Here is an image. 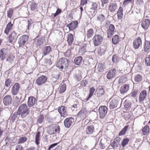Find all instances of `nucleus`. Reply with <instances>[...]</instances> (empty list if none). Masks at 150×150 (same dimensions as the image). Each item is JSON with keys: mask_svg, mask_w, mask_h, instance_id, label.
Returning a JSON list of instances; mask_svg holds the SVG:
<instances>
[{"mask_svg": "<svg viewBox=\"0 0 150 150\" xmlns=\"http://www.w3.org/2000/svg\"><path fill=\"white\" fill-rule=\"evenodd\" d=\"M17 113L22 118L25 117L29 113L30 110L26 103L21 104L17 110Z\"/></svg>", "mask_w": 150, "mask_h": 150, "instance_id": "f257e3e1", "label": "nucleus"}, {"mask_svg": "<svg viewBox=\"0 0 150 150\" xmlns=\"http://www.w3.org/2000/svg\"><path fill=\"white\" fill-rule=\"evenodd\" d=\"M87 82L86 80H83L81 81L80 83V84L81 86H86V84L87 83Z\"/></svg>", "mask_w": 150, "mask_h": 150, "instance_id": "0e129e2a", "label": "nucleus"}, {"mask_svg": "<svg viewBox=\"0 0 150 150\" xmlns=\"http://www.w3.org/2000/svg\"><path fill=\"white\" fill-rule=\"evenodd\" d=\"M88 110L86 108H82L77 114V117L81 120H83L88 115Z\"/></svg>", "mask_w": 150, "mask_h": 150, "instance_id": "423d86ee", "label": "nucleus"}, {"mask_svg": "<svg viewBox=\"0 0 150 150\" xmlns=\"http://www.w3.org/2000/svg\"><path fill=\"white\" fill-rule=\"evenodd\" d=\"M11 82V79H7L5 83V86L7 87H9L10 86Z\"/></svg>", "mask_w": 150, "mask_h": 150, "instance_id": "4d7b16f0", "label": "nucleus"}, {"mask_svg": "<svg viewBox=\"0 0 150 150\" xmlns=\"http://www.w3.org/2000/svg\"><path fill=\"white\" fill-rule=\"evenodd\" d=\"M120 137H116L114 140V142L117 144L119 142H120Z\"/></svg>", "mask_w": 150, "mask_h": 150, "instance_id": "774afa93", "label": "nucleus"}, {"mask_svg": "<svg viewBox=\"0 0 150 150\" xmlns=\"http://www.w3.org/2000/svg\"><path fill=\"white\" fill-rule=\"evenodd\" d=\"M95 128L93 125H91L87 126L86 129V133L87 135L92 134L94 132Z\"/></svg>", "mask_w": 150, "mask_h": 150, "instance_id": "4be33fe9", "label": "nucleus"}, {"mask_svg": "<svg viewBox=\"0 0 150 150\" xmlns=\"http://www.w3.org/2000/svg\"><path fill=\"white\" fill-rule=\"evenodd\" d=\"M115 28L114 25L112 24L109 25L107 30V35L108 38L112 36L115 32Z\"/></svg>", "mask_w": 150, "mask_h": 150, "instance_id": "9b49d317", "label": "nucleus"}, {"mask_svg": "<svg viewBox=\"0 0 150 150\" xmlns=\"http://www.w3.org/2000/svg\"><path fill=\"white\" fill-rule=\"evenodd\" d=\"M43 43L42 40L41 38L38 39L36 42V45L37 46H39L42 45Z\"/></svg>", "mask_w": 150, "mask_h": 150, "instance_id": "5fc2aeb1", "label": "nucleus"}, {"mask_svg": "<svg viewBox=\"0 0 150 150\" xmlns=\"http://www.w3.org/2000/svg\"><path fill=\"white\" fill-rule=\"evenodd\" d=\"M58 144V143H57L52 144L49 146V147L48 149V150H50L52 149L54 147L56 146Z\"/></svg>", "mask_w": 150, "mask_h": 150, "instance_id": "69168bd1", "label": "nucleus"}, {"mask_svg": "<svg viewBox=\"0 0 150 150\" xmlns=\"http://www.w3.org/2000/svg\"><path fill=\"white\" fill-rule=\"evenodd\" d=\"M131 103L127 101L126 100L124 103V106L125 109L129 110L130 108Z\"/></svg>", "mask_w": 150, "mask_h": 150, "instance_id": "49530a36", "label": "nucleus"}, {"mask_svg": "<svg viewBox=\"0 0 150 150\" xmlns=\"http://www.w3.org/2000/svg\"><path fill=\"white\" fill-rule=\"evenodd\" d=\"M116 73V70L115 69L110 70L107 73V78L109 79L114 78Z\"/></svg>", "mask_w": 150, "mask_h": 150, "instance_id": "412c9836", "label": "nucleus"}, {"mask_svg": "<svg viewBox=\"0 0 150 150\" xmlns=\"http://www.w3.org/2000/svg\"><path fill=\"white\" fill-rule=\"evenodd\" d=\"M129 86L127 84L123 85L120 88V91L121 94H124L126 93L128 90Z\"/></svg>", "mask_w": 150, "mask_h": 150, "instance_id": "393cba45", "label": "nucleus"}, {"mask_svg": "<svg viewBox=\"0 0 150 150\" xmlns=\"http://www.w3.org/2000/svg\"><path fill=\"white\" fill-rule=\"evenodd\" d=\"M67 108L64 106L59 107L58 108V111L61 117H65L68 115Z\"/></svg>", "mask_w": 150, "mask_h": 150, "instance_id": "9d476101", "label": "nucleus"}, {"mask_svg": "<svg viewBox=\"0 0 150 150\" xmlns=\"http://www.w3.org/2000/svg\"><path fill=\"white\" fill-rule=\"evenodd\" d=\"M37 100L33 96H30L28 97V104L29 107L34 106L37 103Z\"/></svg>", "mask_w": 150, "mask_h": 150, "instance_id": "dca6fc26", "label": "nucleus"}, {"mask_svg": "<svg viewBox=\"0 0 150 150\" xmlns=\"http://www.w3.org/2000/svg\"><path fill=\"white\" fill-rule=\"evenodd\" d=\"M129 127V125H127L125 126L124 128L119 133V136H120L125 134L128 129Z\"/></svg>", "mask_w": 150, "mask_h": 150, "instance_id": "ea45409f", "label": "nucleus"}, {"mask_svg": "<svg viewBox=\"0 0 150 150\" xmlns=\"http://www.w3.org/2000/svg\"><path fill=\"white\" fill-rule=\"evenodd\" d=\"M97 69L99 71H103L104 70V67L102 63H99L98 64L97 67Z\"/></svg>", "mask_w": 150, "mask_h": 150, "instance_id": "8fccbe9b", "label": "nucleus"}, {"mask_svg": "<svg viewBox=\"0 0 150 150\" xmlns=\"http://www.w3.org/2000/svg\"><path fill=\"white\" fill-rule=\"evenodd\" d=\"M74 38L73 35L71 33H69L67 35V41L69 45H71L73 42Z\"/></svg>", "mask_w": 150, "mask_h": 150, "instance_id": "c85d7f7f", "label": "nucleus"}, {"mask_svg": "<svg viewBox=\"0 0 150 150\" xmlns=\"http://www.w3.org/2000/svg\"><path fill=\"white\" fill-rule=\"evenodd\" d=\"M28 25L27 26V29L28 30L29 29L30 27L31 26V24L33 23L32 20L31 19H29L28 20Z\"/></svg>", "mask_w": 150, "mask_h": 150, "instance_id": "13d9d810", "label": "nucleus"}, {"mask_svg": "<svg viewBox=\"0 0 150 150\" xmlns=\"http://www.w3.org/2000/svg\"><path fill=\"white\" fill-rule=\"evenodd\" d=\"M96 93V95L98 97H100L103 95L105 93V91L102 86H99L97 89Z\"/></svg>", "mask_w": 150, "mask_h": 150, "instance_id": "a878e982", "label": "nucleus"}, {"mask_svg": "<svg viewBox=\"0 0 150 150\" xmlns=\"http://www.w3.org/2000/svg\"><path fill=\"white\" fill-rule=\"evenodd\" d=\"M147 95V91L144 90L142 91L140 93L138 100L141 103L146 98Z\"/></svg>", "mask_w": 150, "mask_h": 150, "instance_id": "2eb2a0df", "label": "nucleus"}, {"mask_svg": "<svg viewBox=\"0 0 150 150\" xmlns=\"http://www.w3.org/2000/svg\"><path fill=\"white\" fill-rule=\"evenodd\" d=\"M120 41V38L118 35H115L113 36L112 38V42L113 44L117 45L118 44Z\"/></svg>", "mask_w": 150, "mask_h": 150, "instance_id": "7c9ffc66", "label": "nucleus"}, {"mask_svg": "<svg viewBox=\"0 0 150 150\" xmlns=\"http://www.w3.org/2000/svg\"><path fill=\"white\" fill-rule=\"evenodd\" d=\"M15 150H24V149L21 145H17L16 146Z\"/></svg>", "mask_w": 150, "mask_h": 150, "instance_id": "bf43d9fd", "label": "nucleus"}, {"mask_svg": "<svg viewBox=\"0 0 150 150\" xmlns=\"http://www.w3.org/2000/svg\"><path fill=\"white\" fill-rule=\"evenodd\" d=\"M44 119V116L43 115H40L38 119L37 122L39 124L41 123Z\"/></svg>", "mask_w": 150, "mask_h": 150, "instance_id": "3c124183", "label": "nucleus"}, {"mask_svg": "<svg viewBox=\"0 0 150 150\" xmlns=\"http://www.w3.org/2000/svg\"><path fill=\"white\" fill-rule=\"evenodd\" d=\"M117 9V5L116 3L112 2L110 3L108 6V10L111 13H113Z\"/></svg>", "mask_w": 150, "mask_h": 150, "instance_id": "f3484780", "label": "nucleus"}, {"mask_svg": "<svg viewBox=\"0 0 150 150\" xmlns=\"http://www.w3.org/2000/svg\"><path fill=\"white\" fill-rule=\"evenodd\" d=\"M78 24L77 21H72L67 25V27H68L70 30H73L77 27Z\"/></svg>", "mask_w": 150, "mask_h": 150, "instance_id": "5701e85b", "label": "nucleus"}, {"mask_svg": "<svg viewBox=\"0 0 150 150\" xmlns=\"http://www.w3.org/2000/svg\"><path fill=\"white\" fill-rule=\"evenodd\" d=\"M105 50L102 48V47L98 48V53L100 55L104 54L105 53Z\"/></svg>", "mask_w": 150, "mask_h": 150, "instance_id": "09e8293b", "label": "nucleus"}, {"mask_svg": "<svg viewBox=\"0 0 150 150\" xmlns=\"http://www.w3.org/2000/svg\"><path fill=\"white\" fill-rule=\"evenodd\" d=\"M103 40V36L101 35L95 34L93 37L92 40L95 46L100 45Z\"/></svg>", "mask_w": 150, "mask_h": 150, "instance_id": "7ed1b4c3", "label": "nucleus"}, {"mask_svg": "<svg viewBox=\"0 0 150 150\" xmlns=\"http://www.w3.org/2000/svg\"><path fill=\"white\" fill-rule=\"evenodd\" d=\"M69 65V60L65 58H62L58 60L56 64V66L59 69H63L64 67H67Z\"/></svg>", "mask_w": 150, "mask_h": 150, "instance_id": "f03ea898", "label": "nucleus"}, {"mask_svg": "<svg viewBox=\"0 0 150 150\" xmlns=\"http://www.w3.org/2000/svg\"><path fill=\"white\" fill-rule=\"evenodd\" d=\"M66 89V86L65 83L62 84L59 86V93L61 94L64 92Z\"/></svg>", "mask_w": 150, "mask_h": 150, "instance_id": "c9c22d12", "label": "nucleus"}, {"mask_svg": "<svg viewBox=\"0 0 150 150\" xmlns=\"http://www.w3.org/2000/svg\"><path fill=\"white\" fill-rule=\"evenodd\" d=\"M47 80V77L44 75H41L35 81V83L38 85H41L45 83Z\"/></svg>", "mask_w": 150, "mask_h": 150, "instance_id": "1a4fd4ad", "label": "nucleus"}, {"mask_svg": "<svg viewBox=\"0 0 150 150\" xmlns=\"http://www.w3.org/2000/svg\"><path fill=\"white\" fill-rule=\"evenodd\" d=\"M150 127L149 125H146L142 129V131L144 135H146L149 133Z\"/></svg>", "mask_w": 150, "mask_h": 150, "instance_id": "c756f323", "label": "nucleus"}, {"mask_svg": "<svg viewBox=\"0 0 150 150\" xmlns=\"http://www.w3.org/2000/svg\"><path fill=\"white\" fill-rule=\"evenodd\" d=\"M51 47L50 46H47L45 47L43 50V53L44 56H45L51 51Z\"/></svg>", "mask_w": 150, "mask_h": 150, "instance_id": "58836bf2", "label": "nucleus"}, {"mask_svg": "<svg viewBox=\"0 0 150 150\" xmlns=\"http://www.w3.org/2000/svg\"><path fill=\"white\" fill-rule=\"evenodd\" d=\"M82 60V57L79 56L76 57L74 59V62L76 65H79L81 63Z\"/></svg>", "mask_w": 150, "mask_h": 150, "instance_id": "e433bc0d", "label": "nucleus"}, {"mask_svg": "<svg viewBox=\"0 0 150 150\" xmlns=\"http://www.w3.org/2000/svg\"><path fill=\"white\" fill-rule=\"evenodd\" d=\"M6 50V49L5 48H3L0 51V58L1 60H3L5 59L6 54H5L4 52Z\"/></svg>", "mask_w": 150, "mask_h": 150, "instance_id": "4c0bfd02", "label": "nucleus"}, {"mask_svg": "<svg viewBox=\"0 0 150 150\" xmlns=\"http://www.w3.org/2000/svg\"><path fill=\"white\" fill-rule=\"evenodd\" d=\"M40 132L39 131L37 132L35 136V143L37 145H38L40 143Z\"/></svg>", "mask_w": 150, "mask_h": 150, "instance_id": "473e14b6", "label": "nucleus"}, {"mask_svg": "<svg viewBox=\"0 0 150 150\" xmlns=\"http://www.w3.org/2000/svg\"><path fill=\"white\" fill-rule=\"evenodd\" d=\"M62 12V10L59 8H58L56 12V13L54 14V17H56L59 14Z\"/></svg>", "mask_w": 150, "mask_h": 150, "instance_id": "e2e57ef3", "label": "nucleus"}, {"mask_svg": "<svg viewBox=\"0 0 150 150\" xmlns=\"http://www.w3.org/2000/svg\"><path fill=\"white\" fill-rule=\"evenodd\" d=\"M74 119L72 117H67L64 120V123L65 126L67 128H69L71 126L75 123Z\"/></svg>", "mask_w": 150, "mask_h": 150, "instance_id": "39448f33", "label": "nucleus"}, {"mask_svg": "<svg viewBox=\"0 0 150 150\" xmlns=\"http://www.w3.org/2000/svg\"><path fill=\"white\" fill-rule=\"evenodd\" d=\"M95 89L93 87L89 89V93L88 97L86 98V100L88 101L93 96V93L95 92Z\"/></svg>", "mask_w": 150, "mask_h": 150, "instance_id": "79ce46f5", "label": "nucleus"}, {"mask_svg": "<svg viewBox=\"0 0 150 150\" xmlns=\"http://www.w3.org/2000/svg\"><path fill=\"white\" fill-rule=\"evenodd\" d=\"M105 20V16L103 14H99L97 16V20L102 23Z\"/></svg>", "mask_w": 150, "mask_h": 150, "instance_id": "f704fd0d", "label": "nucleus"}, {"mask_svg": "<svg viewBox=\"0 0 150 150\" xmlns=\"http://www.w3.org/2000/svg\"><path fill=\"white\" fill-rule=\"evenodd\" d=\"M95 34V31L93 28H90L88 29L86 33V36L87 38L90 39Z\"/></svg>", "mask_w": 150, "mask_h": 150, "instance_id": "b1692460", "label": "nucleus"}, {"mask_svg": "<svg viewBox=\"0 0 150 150\" xmlns=\"http://www.w3.org/2000/svg\"><path fill=\"white\" fill-rule=\"evenodd\" d=\"M119 102L118 100L114 99L112 100L110 102L109 107L110 109H113L116 107L119 104Z\"/></svg>", "mask_w": 150, "mask_h": 150, "instance_id": "6ab92c4d", "label": "nucleus"}, {"mask_svg": "<svg viewBox=\"0 0 150 150\" xmlns=\"http://www.w3.org/2000/svg\"><path fill=\"white\" fill-rule=\"evenodd\" d=\"M17 38V34L14 31H13L8 36V40L9 42L12 43L13 41L16 40Z\"/></svg>", "mask_w": 150, "mask_h": 150, "instance_id": "aec40b11", "label": "nucleus"}, {"mask_svg": "<svg viewBox=\"0 0 150 150\" xmlns=\"http://www.w3.org/2000/svg\"><path fill=\"white\" fill-rule=\"evenodd\" d=\"M112 60L113 62L114 63H117L118 60V58L117 56L115 54L113 55L112 57Z\"/></svg>", "mask_w": 150, "mask_h": 150, "instance_id": "603ef678", "label": "nucleus"}, {"mask_svg": "<svg viewBox=\"0 0 150 150\" xmlns=\"http://www.w3.org/2000/svg\"><path fill=\"white\" fill-rule=\"evenodd\" d=\"M17 115H18L17 113V112L16 113L14 112L11 118V120L12 122H13L15 119L17 117Z\"/></svg>", "mask_w": 150, "mask_h": 150, "instance_id": "864d4df0", "label": "nucleus"}, {"mask_svg": "<svg viewBox=\"0 0 150 150\" xmlns=\"http://www.w3.org/2000/svg\"><path fill=\"white\" fill-rule=\"evenodd\" d=\"M142 79V76L139 74L136 75L134 77V81L136 82H141Z\"/></svg>", "mask_w": 150, "mask_h": 150, "instance_id": "a19ab883", "label": "nucleus"}, {"mask_svg": "<svg viewBox=\"0 0 150 150\" xmlns=\"http://www.w3.org/2000/svg\"><path fill=\"white\" fill-rule=\"evenodd\" d=\"M107 108L105 106H101L99 107L98 109L99 117L103 119L105 117L107 112Z\"/></svg>", "mask_w": 150, "mask_h": 150, "instance_id": "0eeeda50", "label": "nucleus"}, {"mask_svg": "<svg viewBox=\"0 0 150 150\" xmlns=\"http://www.w3.org/2000/svg\"><path fill=\"white\" fill-rule=\"evenodd\" d=\"M13 26V24L11 23V22L8 23L6 27L4 33L7 35H8L9 31L12 29V28Z\"/></svg>", "mask_w": 150, "mask_h": 150, "instance_id": "cd10ccee", "label": "nucleus"}, {"mask_svg": "<svg viewBox=\"0 0 150 150\" xmlns=\"http://www.w3.org/2000/svg\"><path fill=\"white\" fill-rule=\"evenodd\" d=\"M14 11V9L13 8H9L7 11V16L10 18H11Z\"/></svg>", "mask_w": 150, "mask_h": 150, "instance_id": "37998d69", "label": "nucleus"}, {"mask_svg": "<svg viewBox=\"0 0 150 150\" xmlns=\"http://www.w3.org/2000/svg\"><path fill=\"white\" fill-rule=\"evenodd\" d=\"M150 25V20L147 19H145L143 20L141 23L142 27L144 30L148 29Z\"/></svg>", "mask_w": 150, "mask_h": 150, "instance_id": "a211bd4d", "label": "nucleus"}, {"mask_svg": "<svg viewBox=\"0 0 150 150\" xmlns=\"http://www.w3.org/2000/svg\"><path fill=\"white\" fill-rule=\"evenodd\" d=\"M29 39L28 36L26 35H23L21 36L18 40V43L20 47L24 46V45L28 41Z\"/></svg>", "mask_w": 150, "mask_h": 150, "instance_id": "6e6552de", "label": "nucleus"}, {"mask_svg": "<svg viewBox=\"0 0 150 150\" xmlns=\"http://www.w3.org/2000/svg\"><path fill=\"white\" fill-rule=\"evenodd\" d=\"M88 0H81L80 6H83L87 4Z\"/></svg>", "mask_w": 150, "mask_h": 150, "instance_id": "680f3d73", "label": "nucleus"}, {"mask_svg": "<svg viewBox=\"0 0 150 150\" xmlns=\"http://www.w3.org/2000/svg\"><path fill=\"white\" fill-rule=\"evenodd\" d=\"M129 139L128 138H124L121 142V145L123 147L125 146L128 144Z\"/></svg>", "mask_w": 150, "mask_h": 150, "instance_id": "de8ad7c7", "label": "nucleus"}, {"mask_svg": "<svg viewBox=\"0 0 150 150\" xmlns=\"http://www.w3.org/2000/svg\"><path fill=\"white\" fill-rule=\"evenodd\" d=\"M30 7L31 11H37L38 9V3L33 1L31 3Z\"/></svg>", "mask_w": 150, "mask_h": 150, "instance_id": "72a5a7b5", "label": "nucleus"}, {"mask_svg": "<svg viewBox=\"0 0 150 150\" xmlns=\"http://www.w3.org/2000/svg\"><path fill=\"white\" fill-rule=\"evenodd\" d=\"M134 0H125L123 2V4L124 6H125L128 4L129 2L134 3Z\"/></svg>", "mask_w": 150, "mask_h": 150, "instance_id": "6e6d98bb", "label": "nucleus"}, {"mask_svg": "<svg viewBox=\"0 0 150 150\" xmlns=\"http://www.w3.org/2000/svg\"><path fill=\"white\" fill-rule=\"evenodd\" d=\"M92 9L94 10H96L97 8L98 4L96 3H93L92 4Z\"/></svg>", "mask_w": 150, "mask_h": 150, "instance_id": "338daca9", "label": "nucleus"}, {"mask_svg": "<svg viewBox=\"0 0 150 150\" xmlns=\"http://www.w3.org/2000/svg\"><path fill=\"white\" fill-rule=\"evenodd\" d=\"M60 130V127L58 125H52L48 127L47 132L50 134H52L55 133H59Z\"/></svg>", "mask_w": 150, "mask_h": 150, "instance_id": "20e7f679", "label": "nucleus"}, {"mask_svg": "<svg viewBox=\"0 0 150 150\" xmlns=\"http://www.w3.org/2000/svg\"><path fill=\"white\" fill-rule=\"evenodd\" d=\"M142 44V40L140 37L136 38L133 42V47L135 49L138 48Z\"/></svg>", "mask_w": 150, "mask_h": 150, "instance_id": "ddd939ff", "label": "nucleus"}, {"mask_svg": "<svg viewBox=\"0 0 150 150\" xmlns=\"http://www.w3.org/2000/svg\"><path fill=\"white\" fill-rule=\"evenodd\" d=\"M20 86L18 83H15L11 89V92L13 95H17L19 91Z\"/></svg>", "mask_w": 150, "mask_h": 150, "instance_id": "f8f14e48", "label": "nucleus"}, {"mask_svg": "<svg viewBox=\"0 0 150 150\" xmlns=\"http://www.w3.org/2000/svg\"><path fill=\"white\" fill-rule=\"evenodd\" d=\"M12 100V98L10 95L6 96L3 99V102L5 106H8L11 104Z\"/></svg>", "mask_w": 150, "mask_h": 150, "instance_id": "4468645a", "label": "nucleus"}, {"mask_svg": "<svg viewBox=\"0 0 150 150\" xmlns=\"http://www.w3.org/2000/svg\"><path fill=\"white\" fill-rule=\"evenodd\" d=\"M144 62L146 65L150 66V55H147L144 60Z\"/></svg>", "mask_w": 150, "mask_h": 150, "instance_id": "c03bdc74", "label": "nucleus"}, {"mask_svg": "<svg viewBox=\"0 0 150 150\" xmlns=\"http://www.w3.org/2000/svg\"><path fill=\"white\" fill-rule=\"evenodd\" d=\"M123 9L121 6L119 7L117 13V19L121 20L122 19L123 15Z\"/></svg>", "mask_w": 150, "mask_h": 150, "instance_id": "bb28decb", "label": "nucleus"}, {"mask_svg": "<svg viewBox=\"0 0 150 150\" xmlns=\"http://www.w3.org/2000/svg\"><path fill=\"white\" fill-rule=\"evenodd\" d=\"M144 50L146 52H149L150 51V41H147L145 42Z\"/></svg>", "mask_w": 150, "mask_h": 150, "instance_id": "2f4dec72", "label": "nucleus"}, {"mask_svg": "<svg viewBox=\"0 0 150 150\" xmlns=\"http://www.w3.org/2000/svg\"><path fill=\"white\" fill-rule=\"evenodd\" d=\"M125 78L123 76H122L120 77L119 80L118 82L120 83H123L125 82Z\"/></svg>", "mask_w": 150, "mask_h": 150, "instance_id": "052dcab7", "label": "nucleus"}, {"mask_svg": "<svg viewBox=\"0 0 150 150\" xmlns=\"http://www.w3.org/2000/svg\"><path fill=\"white\" fill-rule=\"evenodd\" d=\"M27 138L25 137H23L19 138L18 140V144H21L24 143L27 140Z\"/></svg>", "mask_w": 150, "mask_h": 150, "instance_id": "a18cd8bd", "label": "nucleus"}]
</instances>
